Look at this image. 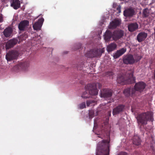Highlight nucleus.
Wrapping results in <instances>:
<instances>
[{"label":"nucleus","mask_w":155,"mask_h":155,"mask_svg":"<svg viewBox=\"0 0 155 155\" xmlns=\"http://www.w3.org/2000/svg\"><path fill=\"white\" fill-rule=\"evenodd\" d=\"M126 51V49L122 48L119 50L117 51V52L114 54V57L115 58H117L123 54Z\"/></svg>","instance_id":"6ab92c4d"},{"label":"nucleus","mask_w":155,"mask_h":155,"mask_svg":"<svg viewBox=\"0 0 155 155\" xmlns=\"http://www.w3.org/2000/svg\"><path fill=\"white\" fill-rule=\"evenodd\" d=\"M131 89L130 88H127L125 89L123 92L124 94L126 96V97H128L130 96L131 94L132 96H134L135 94H132Z\"/></svg>","instance_id":"393cba45"},{"label":"nucleus","mask_w":155,"mask_h":155,"mask_svg":"<svg viewBox=\"0 0 155 155\" xmlns=\"http://www.w3.org/2000/svg\"><path fill=\"white\" fill-rule=\"evenodd\" d=\"M87 94V92L85 91L83 94L81 96V97H87V96H85L84 95H85L86 94Z\"/></svg>","instance_id":"c9c22d12"},{"label":"nucleus","mask_w":155,"mask_h":155,"mask_svg":"<svg viewBox=\"0 0 155 155\" xmlns=\"http://www.w3.org/2000/svg\"><path fill=\"white\" fill-rule=\"evenodd\" d=\"M124 108L123 105H120L114 108L113 110V114L114 115L117 114L122 112Z\"/></svg>","instance_id":"f3484780"},{"label":"nucleus","mask_w":155,"mask_h":155,"mask_svg":"<svg viewBox=\"0 0 155 155\" xmlns=\"http://www.w3.org/2000/svg\"><path fill=\"white\" fill-rule=\"evenodd\" d=\"M141 57L140 56L137 55L134 58L135 63L137 62L138 61H139L141 58Z\"/></svg>","instance_id":"c756f323"},{"label":"nucleus","mask_w":155,"mask_h":155,"mask_svg":"<svg viewBox=\"0 0 155 155\" xmlns=\"http://www.w3.org/2000/svg\"><path fill=\"white\" fill-rule=\"evenodd\" d=\"M124 35V32L121 30L115 31L113 33V39L117 40L122 37Z\"/></svg>","instance_id":"9b49d317"},{"label":"nucleus","mask_w":155,"mask_h":155,"mask_svg":"<svg viewBox=\"0 0 155 155\" xmlns=\"http://www.w3.org/2000/svg\"><path fill=\"white\" fill-rule=\"evenodd\" d=\"M78 69H79L80 70L82 69V68H81V67H80V68H79V67H78Z\"/></svg>","instance_id":"58836bf2"},{"label":"nucleus","mask_w":155,"mask_h":155,"mask_svg":"<svg viewBox=\"0 0 155 155\" xmlns=\"http://www.w3.org/2000/svg\"><path fill=\"white\" fill-rule=\"evenodd\" d=\"M64 54H67V51H66L64 52Z\"/></svg>","instance_id":"ea45409f"},{"label":"nucleus","mask_w":155,"mask_h":155,"mask_svg":"<svg viewBox=\"0 0 155 155\" xmlns=\"http://www.w3.org/2000/svg\"><path fill=\"white\" fill-rule=\"evenodd\" d=\"M129 74L128 78H126L124 75H119L117 78V82L122 85L127 84H131L135 82V78L133 77V72L132 70H130L128 73Z\"/></svg>","instance_id":"f03ea898"},{"label":"nucleus","mask_w":155,"mask_h":155,"mask_svg":"<svg viewBox=\"0 0 155 155\" xmlns=\"http://www.w3.org/2000/svg\"><path fill=\"white\" fill-rule=\"evenodd\" d=\"M11 6L15 9H17L20 7V2L19 0H13L11 4Z\"/></svg>","instance_id":"aec40b11"},{"label":"nucleus","mask_w":155,"mask_h":155,"mask_svg":"<svg viewBox=\"0 0 155 155\" xmlns=\"http://www.w3.org/2000/svg\"><path fill=\"white\" fill-rule=\"evenodd\" d=\"M123 61L126 64H132L135 63V60L133 56L131 54H127L123 57Z\"/></svg>","instance_id":"0eeeda50"},{"label":"nucleus","mask_w":155,"mask_h":155,"mask_svg":"<svg viewBox=\"0 0 155 155\" xmlns=\"http://www.w3.org/2000/svg\"><path fill=\"white\" fill-rule=\"evenodd\" d=\"M153 114L152 112H147L139 114L137 117L138 124L145 125L147 124V121L150 120H153Z\"/></svg>","instance_id":"7ed1b4c3"},{"label":"nucleus","mask_w":155,"mask_h":155,"mask_svg":"<svg viewBox=\"0 0 155 155\" xmlns=\"http://www.w3.org/2000/svg\"><path fill=\"white\" fill-rule=\"evenodd\" d=\"M28 36L26 34L23 35H21L20 36V38H21L22 40H25V39L27 38Z\"/></svg>","instance_id":"2f4dec72"},{"label":"nucleus","mask_w":155,"mask_h":155,"mask_svg":"<svg viewBox=\"0 0 155 155\" xmlns=\"http://www.w3.org/2000/svg\"><path fill=\"white\" fill-rule=\"evenodd\" d=\"M89 116L90 118H92L94 116V111L93 110H90L89 111Z\"/></svg>","instance_id":"cd10ccee"},{"label":"nucleus","mask_w":155,"mask_h":155,"mask_svg":"<svg viewBox=\"0 0 155 155\" xmlns=\"http://www.w3.org/2000/svg\"><path fill=\"white\" fill-rule=\"evenodd\" d=\"M78 45H79V47L78 48V49H79L81 48V44H78Z\"/></svg>","instance_id":"4c0bfd02"},{"label":"nucleus","mask_w":155,"mask_h":155,"mask_svg":"<svg viewBox=\"0 0 155 155\" xmlns=\"http://www.w3.org/2000/svg\"><path fill=\"white\" fill-rule=\"evenodd\" d=\"M97 114H96L95 115H97Z\"/></svg>","instance_id":"79ce46f5"},{"label":"nucleus","mask_w":155,"mask_h":155,"mask_svg":"<svg viewBox=\"0 0 155 155\" xmlns=\"http://www.w3.org/2000/svg\"><path fill=\"white\" fill-rule=\"evenodd\" d=\"M154 39H155V32H154Z\"/></svg>","instance_id":"a19ab883"},{"label":"nucleus","mask_w":155,"mask_h":155,"mask_svg":"<svg viewBox=\"0 0 155 155\" xmlns=\"http://www.w3.org/2000/svg\"><path fill=\"white\" fill-rule=\"evenodd\" d=\"M93 101H87V106H89L90 104L93 102Z\"/></svg>","instance_id":"72a5a7b5"},{"label":"nucleus","mask_w":155,"mask_h":155,"mask_svg":"<svg viewBox=\"0 0 155 155\" xmlns=\"http://www.w3.org/2000/svg\"><path fill=\"white\" fill-rule=\"evenodd\" d=\"M44 21V19L43 18L39 19L33 25V27L34 29L37 31L40 30Z\"/></svg>","instance_id":"ddd939ff"},{"label":"nucleus","mask_w":155,"mask_h":155,"mask_svg":"<svg viewBox=\"0 0 155 155\" xmlns=\"http://www.w3.org/2000/svg\"><path fill=\"white\" fill-rule=\"evenodd\" d=\"M29 64L27 62H21L18 64V68L24 70H26L29 66Z\"/></svg>","instance_id":"5701e85b"},{"label":"nucleus","mask_w":155,"mask_h":155,"mask_svg":"<svg viewBox=\"0 0 155 155\" xmlns=\"http://www.w3.org/2000/svg\"><path fill=\"white\" fill-rule=\"evenodd\" d=\"M18 54V53L17 51L12 50L6 54V58L8 61L15 59L17 58Z\"/></svg>","instance_id":"6e6552de"},{"label":"nucleus","mask_w":155,"mask_h":155,"mask_svg":"<svg viewBox=\"0 0 155 155\" xmlns=\"http://www.w3.org/2000/svg\"><path fill=\"white\" fill-rule=\"evenodd\" d=\"M114 74V73L112 71H107L105 73V75L107 77H112Z\"/></svg>","instance_id":"c85d7f7f"},{"label":"nucleus","mask_w":155,"mask_h":155,"mask_svg":"<svg viewBox=\"0 0 155 155\" xmlns=\"http://www.w3.org/2000/svg\"><path fill=\"white\" fill-rule=\"evenodd\" d=\"M109 141L103 140L98 144L96 155H108L109 154Z\"/></svg>","instance_id":"f257e3e1"},{"label":"nucleus","mask_w":155,"mask_h":155,"mask_svg":"<svg viewBox=\"0 0 155 155\" xmlns=\"http://www.w3.org/2000/svg\"><path fill=\"white\" fill-rule=\"evenodd\" d=\"M138 27V25L136 23H131L128 25V29L129 31L132 32L135 31Z\"/></svg>","instance_id":"a211bd4d"},{"label":"nucleus","mask_w":155,"mask_h":155,"mask_svg":"<svg viewBox=\"0 0 155 155\" xmlns=\"http://www.w3.org/2000/svg\"><path fill=\"white\" fill-rule=\"evenodd\" d=\"M104 36L105 40L106 41H109L111 38H113V34L110 31L107 30Z\"/></svg>","instance_id":"412c9836"},{"label":"nucleus","mask_w":155,"mask_h":155,"mask_svg":"<svg viewBox=\"0 0 155 155\" xmlns=\"http://www.w3.org/2000/svg\"><path fill=\"white\" fill-rule=\"evenodd\" d=\"M112 93V91L110 89H104L101 91V97H111Z\"/></svg>","instance_id":"9d476101"},{"label":"nucleus","mask_w":155,"mask_h":155,"mask_svg":"<svg viewBox=\"0 0 155 155\" xmlns=\"http://www.w3.org/2000/svg\"><path fill=\"white\" fill-rule=\"evenodd\" d=\"M146 84L142 81H140L136 83L134 89L132 88L131 90L132 94H135L137 91L140 93L144 91Z\"/></svg>","instance_id":"39448f33"},{"label":"nucleus","mask_w":155,"mask_h":155,"mask_svg":"<svg viewBox=\"0 0 155 155\" xmlns=\"http://www.w3.org/2000/svg\"><path fill=\"white\" fill-rule=\"evenodd\" d=\"M117 47V45L114 43H112L109 44L107 47V51L111 52L115 50Z\"/></svg>","instance_id":"b1692460"},{"label":"nucleus","mask_w":155,"mask_h":155,"mask_svg":"<svg viewBox=\"0 0 155 155\" xmlns=\"http://www.w3.org/2000/svg\"><path fill=\"white\" fill-rule=\"evenodd\" d=\"M85 104L84 102H83L79 105V107L80 109H83L85 107Z\"/></svg>","instance_id":"7c9ffc66"},{"label":"nucleus","mask_w":155,"mask_h":155,"mask_svg":"<svg viewBox=\"0 0 155 155\" xmlns=\"http://www.w3.org/2000/svg\"><path fill=\"white\" fill-rule=\"evenodd\" d=\"M29 24V21L28 20H25L21 21L19 24L18 28L21 31H24Z\"/></svg>","instance_id":"4468645a"},{"label":"nucleus","mask_w":155,"mask_h":155,"mask_svg":"<svg viewBox=\"0 0 155 155\" xmlns=\"http://www.w3.org/2000/svg\"><path fill=\"white\" fill-rule=\"evenodd\" d=\"M121 21L118 19H115L110 23L109 26V28H115L119 26L120 24Z\"/></svg>","instance_id":"2eb2a0df"},{"label":"nucleus","mask_w":155,"mask_h":155,"mask_svg":"<svg viewBox=\"0 0 155 155\" xmlns=\"http://www.w3.org/2000/svg\"><path fill=\"white\" fill-rule=\"evenodd\" d=\"M104 51V48L100 49H99L95 48L91 50L89 52V55L88 56L89 58H93L98 56H100Z\"/></svg>","instance_id":"423d86ee"},{"label":"nucleus","mask_w":155,"mask_h":155,"mask_svg":"<svg viewBox=\"0 0 155 155\" xmlns=\"http://www.w3.org/2000/svg\"><path fill=\"white\" fill-rule=\"evenodd\" d=\"M149 11L147 8L143 10V14L144 17H147L149 15Z\"/></svg>","instance_id":"bb28decb"},{"label":"nucleus","mask_w":155,"mask_h":155,"mask_svg":"<svg viewBox=\"0 0 155 155\" xmlns=\"http://www.w3.org/2000/svg\"><path fill=\"white\" fill-rule=\"evenodd\" d=\"M3 17L2 15H0V23L2 22L3 21Z\"/></svg>","instance_id":"f704fd0d"},{"label":"nucleus","mask_w":155,"mask_h":155,"mask_svg":"<svg viewBox=\"0 0 155 155\" xmlns=\"http://www.w3.org/2000/svg\"><path fill=\"white\" fill-rule=\"evenodd\" d=\"M85 89L86 91H88L89 94L92 96H96L98 94V90L97 89L95 83L87 84L85 86Z\"/></svg>","instance_id":"20e7f679"},{"label":"nucleus","mask_w":155,"mask_h":155,"mask_svg":"<svg viewBox=\"0 0 155 155\" xmlns=\"http://www.w3.org/2000/svg\"><path fill=\"white\" fill-rule=\"evenodd\" d=\"M141 141L138 136H135L134 138L133 139V143L137 145H138L140 143Z\"/></svg>","instance_id":"a878e982"},{"label":"nucleus","mask_w":155,"mask_h":155,"mask_svg":"<svg viewBox=\"0 0 155 155\" xmlns=\"http://www.w3.org/2000/svg\"><path fill=\"white\" fill-rule=\"evenodd\" d=\"M147 36V34L144 32H141L137 35V39L139 42L144 41Z\"/></svg>","instance_id":"dca6fc26"},{"label":"nucleus","mask_w":155,"mask_h":155,"mask_svg":"<svg viewBox=\"0 0 155 155\" xmlns=\"http://www.w3.org/2000/svg\"><path fill=\"white\" fill-rule=\"evenodd\" d=\"M18 42V39L16 38H13L9 40L6 44L5 48L6 49H8L13 47Z\"/></svg>","instance_id":"f8f14e48"},{"label":"nucleus","mask_w":155,"mask_h":155,"mask_svg":"<svg viewBox=\"0 0 155 155\" xmlns=\"http://www.w3.org/2000/svg\"><path fill=\"white\" fill-rule=\"evenodd\" d=\"M117 9L119 11V12H120L121 10H120V7H118L117 8Z\"/></svg>","instance_id":"e433bc0d"},{"label":"nucleus","mask_w":155,"mask_h":155,"mask_svg":"<svg viewBox=\"0 0 155 155\" xmlns=\"http://www.w3.org/2000/svg\"><path fill=\"white\" fill-rule=\"evenodd\" d=\"M135 13L134 8L132 7L125 9L123 12V15L126 18H130L135 15Z\"/></svg>","instance_id":"1a4fd4ad"},{"label":"nucleus","mask_w":155,"mask_h":155,"mask_svg":"<svg viewBox=\"0 0 155 155\" xmlns=\"http://www.w3.org/2000/svg\"><path fill=\"white\" fill-rule=\"evenodd\" d=\"M12 31V29L11 28L8 27L4 30L3 34L6 37H9L11 36Z\"/></svg>","instance_id":"4be33fe9"},{"label":"nucleus","mask_w":155,"mask_h":155,"mask_svg":"<svg viewBox=\"0 0 155 155\" xmlns=\"http://www.w3.org/2000/svg\"><path fill=\"white\" fill-rule=\"evenodd\" d=\"M97 84V86L98 87L99 89L101 88L102 87V84L99 83H95Z\"/></svg>","instance_id":"473e14b6"}]
</instances>
